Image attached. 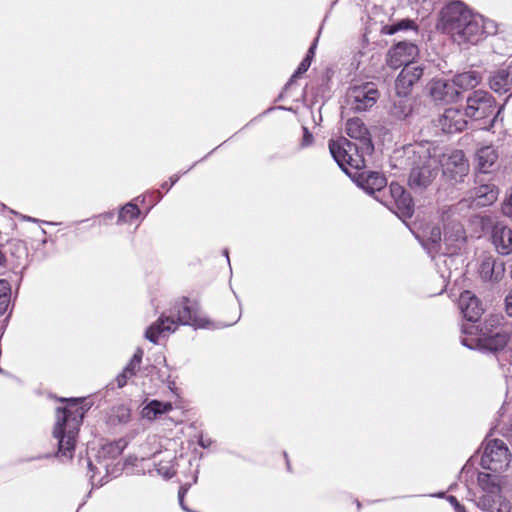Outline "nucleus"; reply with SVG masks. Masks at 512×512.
<instances>
[{
	"instance_id": "6e6552de",
	"label": "nucleus",
	"mask_w": 512,
	"mask_h": 512,
	"mask_svg": "<svg viewBox=\"0 0 512 512\" xmlns=\"http://www.w3.org/2000/svg\"><path fill=\"white\" fill-rule=\"evenodd\" d=\"M379 98V92L372 82H363L351 86L346 94L348 106L355 112L372 108Z\"/></svg>"
},
{
	"instance_id": "49530a36",
	"label": "nucleus",
	"mask_w": 512,
	"mask_h": 512,
	"mask_svg": "<svg viewBox=\"0 0 512 512\" xmlns=\"http://www.w3.org/2000/svg\"><path fill=\"white\" fill-rule=\"evenodd\" d=\"M173 474H174V472H171L169 469H167V470H165V471L163 472V475H164V477H166V478H170V477H172V476H173Z\"/></svg>"
},
{
	"instance_id": "ddd939ff",
	"label": "nucleus",
	"mask_w": 512,
	"mask_h": 512,
	"mask_svg": "<svg viewBox=\"0 0 512 512\" xmlns=\"http://www.w3.org/2000/svg\"><path fill=\"white\" fill-rule=\"evenodd\" d=\"M423 72L424 66L419 63L404 66L395 82L397 95L407 96L412 87L421 79Z\"/></svg>"
},
{
	"instance_id": "7c9ffc66",
	"label": "nucleus",
	"mask_w": 512,
	"mask_h": 512,
	"mask_svg": "<svg viewBox=\"0 0 512 512\" xmlns=\"http://www.w3.org/2000/svg\"><path fill=\"white\" fill-rule=\"evenodd\" d=\"M497 495L483 493V495L479 496L476 500V505L484 510V511H492V508L495 505V497Z\"/></svg>"
},
{
	"instance_id": "c03bdc74",
	"label": "nucleus",
	"mask_w": 512,
	"mask_h": 512,
	"mask_svg": "<svg viewBox=\"0 0 512 512\" xmlns=\"http://www.w3.org/2000/svg\"><path fill=\"white\" fill-rule=\"evenodd\" d=\"M448 501L455 507V509L460 512L462 509L461 505L459 504L458 500L454 496H449Z\"/></svg>"
},
{
	"instance_id": "473e14b6",
	"label": "nucleus",
	"mask_w": 512,
	"mask_h": 512,
	"mask_svg": "<svg viewBox=\"0 0 512 512\" xmlns=\"http://www.w3.org/2000/svg\"><path fill=\"white\" fill-rule=\"evenodd\" d=\"M310 65H311V60L309 58V54H307L306 57L299 64L295 73L292 75L290 81H293V79H295L298 76H300L301 74L305 73L308 70V68L310 67Z\"/></svg>"
},
{
	"instance_id": "8fccbe9b",
	"label": "nucleus",
	"mask_w": 512,
	"mask_h": 512,
	"mask_svg": "<svg viewBox=\"0 0 512 512\" xmlns=\"http://www.w3.org/2000/svg\"><path fill=\"white\" fill-rule=\"evenodd\" d=\"M224 253H225V255H226L227 259L229 260V257H228V250L226 249V250L224 251Z\"/></svg>"
},
{
	"instance_id": "5701e85b",
	"label": "nucleus",
	"mask_w": 512,
	"mask_h": 512,
	"mask_svg": "<svg viewBox=\"0 0 512 512\" xmlns=\"http://www.w3.org/2000/svg\"><path fill=\"white\" fill-rule=\"evenodd\" d=\"M173 409L171 403H163L158 400H152L141 411V415L144 419L154 420L157 419L164 413H167Z\"/></svg>"
},
{
	"instance_id": "a19ab883",
	"label": "nucleus",
	"mask_w": 512,
	"mask_h": 512,
	"mask_svg": "<svg viewBox=\"0 0 512 512\" xmlns=\"http://www.w3.org/2000/svg\"><path fill=\"white\" fill-rule=\"evenodd\" d=\"M503 212L505 215L512 217V193L504 204Z\"/></svg>"
},
{
	"instance_id": "20e7f679",
	"label": "nucleus",
	"mask_w": 512,
	"mask_h": 512,
	"mask_svg": "<svg viewBox=\"0 0 512 512\" xmlns=\"http://www.w3.org/2000/svg\"><path fill=\"white\" fill-rule=\"evenodd\" d=\"M437 149L428 143H418L406 149L411 164L408 185L413 190L422 191L438 175L439 159Z\"/></svg>"
},
{
	"instance_id": "bb28decb",
	"label": "nucleus",
	"mask_w": 512,
	"mask_h": 512,
	"mask_svg": "<svg viewBox=\"0 0 512 512\" xmlns=\"http://www.w3.org/2000/svg\"><path fill=\"white\" fill-rule=\"evenodd\" d=\"M396 206V213L399 217L409 218L414 212V204L412 197L409 193L404 194L402 197L394 200Z\"/></svg>"
},
{
	"instance_id": "9b49d317",
	"label": "nucleus",
	"mask_w": 512,
	"mask_h": 512,
	"mask_svg": "<svg viewBox=\"0 0 512 512\" xmlns=\"http://www.w3.org/2000/svg\"><path fill=\"white\" fill-rule=\"evenodd\" d=\"M419 55L417 45L412 42L400 41L388 52L387 64L394 69L415 63L414 59Z\"/></svg>"
},
{
	"instance_id": "4c0bfd02",
	"label": "nucleus",
	"mask_w": 512,
	"mask_h": 512,
	"mask_svg": "<svg viewBox=\"0 0 512 512\" xmlns=\"http://www.w3.org/2000/svg\"><path fill=\"white\" fill-rule=\"evenodd\" d=\"M131 378V376H129L128 373H126L124 370L122 371V373H120L117 377H116V382H117V386L119 388H122L124 387L126 384H127V380Z\"/></svg>"
},
{
	"instance_id": "aec40b11",
	"label": "nucleus",
	"mask_w": 512,
	"mask_h": 512,
	"mask_svg": "<svg viewBox=\"0 0 512 512\" xmlns=\"http://www.w3.org/2000/svg\"><path fill=\"white\" fill-rule=\"evenodd\" d=\"M490 87L497 93L512 90V67L498 70L490 79Z\"/></svg>"
},
{
	"instance_id": "39448f33",
	"label": "nucleus",
	"mask_w": 512,
	"mask_h": 512,
	"mask_svg": "<svg viewBox=\"0 0 512 512\" xmlns=\"http://www.w3.org/2000/svg\"><path fill=\"white\" fill-rule=\"evenodd\" d=\"M173 311L176 314V320L170 316L160 317L157 322L153 323L146 330L145 337L147 340L156 344L160 335L176 331L179 324L190 325L195 328L208 327L209 322L202 316L198 305L190 302L187 298L176 304Z\"/></svg>"
},
{
	"instance_id": "dca6fc26",
	"label": "nucleus",
	"mask_w": 512,
	"mask_h": 512,
	"mask_svg": "<svg viewBox=\"0 0 512 512\" xmlns=\"http://www.w3.org/2000/svg\"><path fill=\"white\" fill-rule=\"evenodd\" d=\"M430 94L435 101L450 103L459 97L460 91L452 81L438 79L432 83Z\"/></svg>"
},
{
	"instance_id": "ea45409f",
	"label": "nucleus",
	"mask_w": 512,
	"mask_h": 512,
	"mask_svg": "<svg viewBox=\"0 0 512 512\" xmlns=\"http://www.w3.org/2000/svg\"><path fill=\"white\" fill-rule=\"evenodd\" d=\"M496 512H512V503L504 499L499 503Z\"/></svg>"
},
{
	"instance_id": "2f4dec72",
	"label": "nucleus",
	"mask_w": 512,
	"mask_h": 512,
	"mask_svg": "<svg viewBox=\"0 0 512 512\" xmlns=\"http://www.w3.org/2000/svg\"><path fill=\"white\" fill-rule=\"evenodd\" d=\"M481 276L485 280L493 279V263L490 260H486L481 264Z\"/></svg>"
},
{
	"instance_id": "412c9836",
	"label": "nucleus",
	"mask_w": 512,
	"mask_h": 512,
	"mask_svg": "<svg viewBox=\"0 0 512 512\" xmlns=\"http://www.w3.org/2000/svg\"><path fill=\"white\" fill-rule=\"evenodd\" d=\"M386 184V178L378 172H372L367 176L362 174L358 179V185L368 194H374L375 192L381 191L385 188Z\"/></svg>"
},
{
	"instance_id": "1a4fd4ad",
	"label": "nucleus",
	"mask_w": 512,
	"mask_h": 512,
	"mask_svg": "<svg viewBox=\"0 0 512 512\" xmlns=\"http://www.w3.org/2000/svg\"><path fill=\"white\" fill-rule=\"evenodd\" d=\"M510 461L509 450L502 440L494 439L487 443L481 457V466L493 472L504 471Z\"/></svg>"
},
{
	"instance_id": "f3484780",
	"label": "nucleus",
	"mask_w": 512,
	"mask_h": 512,
	"mask_svg": "<svg viewBox=\"0 0 512 512\" xmlns=\"http://www.w3.org/2000/svg\"><path fill=\"white\" fill-rule=\"evenodd\" d=\"M492 242L500 254H510L512 252V229L500 223L496 224L492 230Z\"/></svg>"
},
{
	"instance_id": "de8ad7c7",
	"label": "nucleus",
	"mask_w": 512,
	"mask_h": 512,
	"mask_svg": "<svg viewBox=\"0 0 512 512\" xmlns=\"http://www.w3.org/2000/svg\"><path fill=\"white\" fill-rule=\"evenodd\" d=\"M179 179V176H174V177H171V183H170V186H173Z\"/></svg>"
},
{
	"instance_id": "f704fd0d",
	"label": "nucleus",
	"mask_w": 512,
	"mask_h": 512,
	"mask_svg": "<svg viewBox=\"0 0 512 512\" xmlns=\"http://www.w3.org/2000/svg\"><path fill=\"white\" fill-rule=\"evenodd\" d=\"M125 443L123 441H118L116 443L109 444L104 447L108 453L112 454V456L118 455L122 452Z\"/></svg>"
},
{
	"instance_id": "79ce46f5",
	"label": "nucleus",
	"mask_w": 512,
	"mask_h": 512,
	"mask_svg": "<svg viewBox=\"0 0 512 512\" xmlns=\"http://www.w3.org/2000/svg\"><path fill=\"white\" fill-rule=\"evenodd\" d=\"M303 130H304V135H303V139H302V146H309L312 143L313 136L308 131L307 128H303Z\"/></svg>"
},
{
	"instance_id": "cd10ccee",
	"label": "nucleus",
	"mask_w": 512,
	"mask_h": 512,
	"mask_svg": "<svg viewBox=\"0 0 512 512\" xmlns=\"http://www.w3.org/2000/svg\"><path fill=\"white\" fill-rule=\"evenodd\" d=\"M8 253L16 261L20 262L27 257V247L24 241L12 239L8 242Z\"/></svg>"
},
{
	"instance_id": "c9c22d12",
	"label": "nucleus",
	"mask_w": 512,
	"mask_h": 512,
	"mask_svg": "<svg viewBox=\"0 0 512 512\" xmlns=\"http://www.w3.org/2000/svg\"><path fill=\"white\" fill-rule=\"evenodd\" d=\"M389 189L393 200H396L397 198H400L407 193L403 186L398 183H391Z\"/></svg>"
},
{
	"instance_id": "393cba45",
	"label": "nucleus",
	"mask_w": 512,
	"mask_h": 512,
	"mask_svg": "<svg viewBox=\"0 0 512 512\" xmlns=\"http://www.w3.org/2000/svg\"><path fill=\"white\" fill-rule=\"evenodd\" d=\"M401 31L417 33V26L412 20L403 19L396 23L385 25L381 29V33L386 35H393Z\"/></svg>"
},
{
	"instance_id": "58836bf2",
	"label": "nucleus",
	"mask_w": 512,
	"mask_h": 512,
	"mask_svg": "<svg viewBox=\"0 0 512 512\" xmlns=\"http://www.w3.org/2000/svg\"><path fill=\"white\" fill-rule=\"evenodd\" d=\"M11 296H0V316L3 315L10 304Z\"/></svg>"
},
{
	"instance_id": "9d476101",
	"label": "nucleus",
	"mask_w": 512,
	"mask_h": 512,
	"mask_svg": "<svg viewBox=\"0 0 512 512\" xmlns=\"http://www.w3.org/2000/svg\"><path fill=\"white\" fill-rule=\"evenodd\" d=\"M439 163L442 165L443 175L452 183L462 182L469 172L468 161L461 150H454L450 154L443 155Z\"/></svg>"
},
{
	"instance_id": "6ab92c4d",
	"label": "nucleus",
	"mask_w": 512,
	"mask_h": 512,
	"mask_svg": "<svg viewBox=\"0 0 512 512\" xmlns=\"http://www.w3.org/2000/svg\"><path fill=\"white\" fill-rule=\"evenodd\" d=\"M498 198V190L494 185L485 184L476 187L471 193L470 199L476 207L491 205Z\"/></svg>"
},
{
	"instance_id": "a211bd4d",
	"label": "nucleus",
	"mask_w": 512,
	"mask_h": 512,
	"mask_svg": "<svg viewBox=\"0 0 512 512\" xmlns=\"http://www.w3.org/2000/svg\"><path fill=\"white\" fill-rule=\"evenodd\" d=\"M499 158L497 149L492 145H486L479 148L475 154L477 168L482 173H488L492 170Z\"/></svg>"
},
{
	"instance_id": "7ed1b4c3",
	"label": "nucleus",
	"mask_w": 512,
	"mask_h": 512,
	"mask_svg": "<svg viewBox=\"0 0 512 512\" xmlns=\"http://www.w3.org/2000/svg\"><path fill=\"white\" fill-rule=\"evenodd\" d=\"M61 401L67 402L68 405L57 409L53 436L58 441L57 455L71 459L85 409L80 405L82 398H63Z\"/></svg>"
},
{
	"instance_id": "09e8293b",
	"label": "nucleus",
	"mask_w": 512,
	"mask_h": 512,
	"mask_svg": "<svg viewBox=\"0 0 512 512\" xmlns=\"http://www.w3.org/2000/svg\"><path fill=\"white\" fill-rule=\"evenodd\" d=\"M172 186H170V184L168 185V183H163L162 185V188L166 189V190H169Z\"/></svg>"
},
{
	"instance_id": "4be33fe9",
	"label": "nucleus",
	"mask_w": 512,
	"mask_h": 512,
	"mask_svg": "<svg viewBox=\"0 0 512 512\" xmlns=\"http://www.w3.org/2000/svg\"><path fill=\"white\" fill-rule=\"evenodd\" d=\"M452 82L455 84L456 89L461 90L473 89L481 82V76L476 71H468L454 76Z\"/></svg>"
},
{
	"instance_id": "e433bc0d",
	"label": "nucleus",
	"mask_w": 512,
	"mask_h": 512,
	"mask_svg": "<svg viewBox=\"0 0 512 512\" xmlns=\"http://www.w3.org/2000/svg\"><path fill=\"white\" fill-rule=\"evenodd\" d=\"M0 296H11V287L7 280H0Z\"/></svg>"
},
{
	"instance_id": "423d86ee",
	"label": "nucleus",
	"mask_w": 512,
	"mask_h": 512,
	"mask_svg": "<svg viewBox=\"0 0 512 512\" xmlns=\"http://www.w3.org/2000/svg\"><path fill=\"white\" fill-rule=\"evenodd\" d=\"M502 107L496 111V104L493 96L483 90H476L467 98V105L465 108V116L473 120H482L493 116L490 121V127L493 126L498 118Z\"/></svg>"
},
{
	"instance_id": "f03ea898",
	"label": "nucleus",
	"mask_w": 512,
	"mask_h": 512,
	"mask_svg": "<svg viewBox=\"0 0 512 512\" xmlns=\"http://www.w3.org/2000/svg\"><path fill=\"white\" fill-rule=\"evenodd\" d=\"M345 131L350 138L358 140L360 146L341 137L329 141V150L339 167L348 174V166L357 170L365 167L363 154H370L373 151V144L367 127L359 118L349 119Z\"/></svg>"
},
{
	"instance_id": "c756f323",
	"label": "nucleus",
	"mask_w": 512,
	"mask_h": 512,
	"mask_svg": "<svg viewBox=\"0 0 512 512\" xmlns=\"http://www.w3.org/2000/svg\"><path fill=\"white\" fill-rule=\"evenodd\" d=\"M143 351L142 349H137L129 363L124 368V371L129 374V376H134L137 370L140 367L142 361Z\"/></svg>"
},
{
	"instance_id": "72a5a7b5",
	"label": "nucleus",
	"mask_w": 512,
	"mask_h": 512,
	"mask_svg": "<svg viewBox=\"0 0 512 512\" xmlns=\"http://www.w3.org/2000/svg\"><path fill=\"white\" fill-rule=\"evenodd\" d=\"M428 239L437 246H440V242L442 241V232L439 227H432L429 231ZM441 250V247H439Z\"/></svg>"
},
{
	"instance_id": "2eb2a0df",
	"label": "nucleus",
	"mask_w": 512,
	"mask_h": 512,
	"mask_svg": "<svg viewBox=\"0 0 512 512\" xmlns=\"http://www.w3.org/2000/svg\"><path fill=\"white\" fill-rule=\"evenodd\" d=\"M458 304L464 317L471 322L477 321L484 310L479 299L467 290L460 294Z\"/></svg>"
},
{
	"instance_id": "c85d7f7f",
	"label": "nucleus",
	"mask_w": 512,
	"mask_h": 512,
	"mask_svg": "<svg viewBox=\"0 0 512 512\" xmlns=\"http://www.w3.org/2000/svg\"><path fill=\"white\" fill-rule=\"evenodd\" d=\"M140 214L139 208L132 203L126 204L119 213V221L128 222L138 217Z\"/></svg>"
},
{
	"instance_id": "37998d69",
	"label": "nucleus",
	"mask_w": 512,
	"mask_h": 512,
	"mask_svg": "<svg viewBox=\"0 0 512 512\" xmlns=\"http://www.w3.org/2000/svg\"><path fill=\"white\" fill-rule=\"evenodd\" d=\"M505 308L509 316H512V289L505 298Z\"/></svg>"
},
{
	"instance_id": "a878e982",
	"label": "nucleus",
	"mask_w": 512,
	"mask_h": 512,
	"mask_svg": "<svg viewBox=\"0 0 512 512\" xmlns=\"http://www.w3.org/2000/svg\"><path fill=\"white\" fill-rule=\"evenodd\" d=\"M405 97L399 96L390 108V114L399 120L405 119L412 111L411 103Z\"/></svg>"
},
{
	"instance_id": "4468645a",
	"label": "nucleus",
	"mask_w": 512,
	"mask_h": 512,
	"mask_svg": "<svg viewBox=\"0 0 512 512\" xmlns=\"http://www.w3.org/2000/svg\"><path fill=\"white\" fill-rule=\"evenodd\" d=\"M465 113L457 108H448L438 119V125L445 133L461 132L465 129L467 121Z\"/></svg>"
},
{
	"instance_id": "f257e3e1",
	"label": "nucleus",
	"mask_w": 512,
	"mask_h": 512,
	"mask_svg": "<svg viewBox=\"0 0 512 512\" xmlns=\"http://www.w3.org/2000/svg\"><path fill=\"white\" fill-rule=\"evenodd\" d=\"M439 26L453 41L462 44H477L487 35L496 33L493 21L485 20L473 13L462 2H453L441 11Z\"/></svg>"
},
{
	"instance_id": "b1692460",
	"label": "nucleus",
	"mask_w": 512,
	"mask_h": 512,
	"mask_svg": "<svg viewBox=\"0 0 512 512\" xmlns=\"http://www.w3.org/2000/svg\"><path fill=\"white\" fill-rule=\"evenodd\" d=\"M478 484L483 493L499 495L501 493L500 479L496 475L479 473Z\"/></svg>"
},
{
	"instance_id": "a18cd8bd",
	"label": "nucleus",
	"mask_w": 512,
	"mask_h": 512,
	"mask_svg": "<svg viewBox=\"0 0 512 512\" xmlns=\"http://www.w3.org/2000/svg\"><path fill=\"white\" fill-rule=\"evenodd\" d=\"M315 47H316V43H314V44L309 48V50H308V53H307V54H309V58H310V60L312 59V57H313V55H314V49H315Z\"/></svg>"
},
{
	"instance_id": "0eeeda50",
	"label": "nucleus",
	"mask_w": 512,
	"mask_h": 512,
	"mask_svg": "<svg viewBox=\"0 0 512 512\" xmlns=\"http://www.w3.org/2000/svg\"><path fill=\"white\" fill-rule=\"evenodd\" d=\"M474 326H470L469 337H464L461 343L470 349H479L482 351L495 352L503 349L509 340L508 334L503 331H489L487 327H482L476 336H472Z\"/></svg>"
},
{
	"instance_id": "f8f14e48",
	"label": "nucleus",
	"mask_w": 512,
	"mask_h": 512,
	"mask_svg": "<svg viewBox=\"0 0 512 512\" xmlns=\"http://www.w3.org/2000/svg\"><path fill=\"white\" fill-rule=\"evenodd\" d=\"M444 222L443 240L447 245L446 252H453L460 247L466 239L465 231L461 223L452 218L450 212H445L442 216Z\"/></svg>"
}]
</instances>
